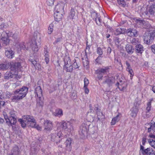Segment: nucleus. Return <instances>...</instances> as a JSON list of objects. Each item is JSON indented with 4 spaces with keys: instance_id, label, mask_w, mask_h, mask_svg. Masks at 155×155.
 <instances>
[{
    "instance_id": "obj_51",
    "label": "nucleus",
    "mask_w": 155,
    "mask_h": 155,
    "mask_svg": "<svg viewBox=\"0 0 155 155\" xmlns=\"http://www.w3.org/2000/svg\"><path fill=\"white\" fill-rule=\"evenodd\" d=\"M74 63L72 65L73 68L74 69L77 68H78L77 63L76 61V60H74L73 61Z\"/></svg>"
},
{
    "instance_id": "obj_43",
    "label": "nucleus",
    "mask_w": 155,
    "mask_h": 155,
    "mask_svg": "<svg viewBox=\"0 0 155 155\" xmlns=\"http://www.w3.org/2000/svg\"><path fill=\"white\" fill-rule=\"evenodd\" d=\"M131 43L134 45H136L139 43L137 39L133 38L130 41Z\"/></svg>"
},
{
    "instance_id": "obj_58",
    "label": "nucleus",
    "mask_w": 155,
    "mask_h": 155,
    "mask_svg": "<svg viewBox=\"0 0 155 155\" xmlns=\"http://www.w3.org/2000/svg\"><path fill=\"white\" fill-rule=\"evenodd\" d=\"M35 127L34 128L38 130H41V127L39 126V125L36 124V125H35Z\"/></svg>"
},
{
    "instance_id": "obj_5",
    "label": "nucleus",
    "mask_w": 155,
    "mask_h": 155,
    "mask_svg": "<svg viewBox=\"0 0 155 155\" xmlns=\"http://www.w3.org/2000/svg\"><path fill=\"white\" fill-rule=\"evenodd\" d=\"M40 44L39 39H35L32 43L31 45V48L33 54H36L38 52Z\"/></svg>"
},
{
    "instance_id": "obj_35",
    "label": "nucleus",
    "mask_w": 155,
    "mask_h": 155,
    "mask_svg": "<svg viewBox=\"0 0 155 155\" xmlns=\"http://www.w3.org/2000/svg\"><path fill=\"white\" fill-rule=\"evenodd\" d=\"M9 65L7 64H0V69L1 70H6L9 68Z\"/></svg>"
},
{
    "instance_id": "obj_40",
    "label": "nucleus",
    "mask_w": 155,
    "mask_h": 155,
    "mask_svg": "<svg viewBox=\"0 0 155 155\" xmlns=\"http://www.w3.org/2000/svg\"><path fill=\"white\" fill-rule=\"evenodd\" d=\"M142 23L143 25L142 26L145 28H148L150 26L148 22L147 21L143 20Z\"/></svg>"
},
{
    "instance_id": "obj_12",
    "label": "nucleus",
    "mask_w": 155,
    "mask_h": 155,
    "mask_svg": "<svg viewBox=\"0 0 155 155\" xmlns=\"http://www.w3.org/2000/svg\"><path fill=\"white\" fill-rule=\"evenodd\" d=\"M143 154L145 155H155V151L151 148H147L143 150Z\"/></svg>"
},
{
    "instance_id": "obj_42",
    "label": "nucleus",
    "mask_w": 155,
    "mask_h": 155,
    "mask_svg": "<svg viewBox=\"0 0 155 155\" xmlns=\"http://www.w3.org/2000/svg\"><path fill=\"white\" fill-rule=\"evenodd\" d=\"M148 142L152 147L155 149V140L150 139L148 140Z\"/></svg>"
},
{
    "instance_id": "obj_9",
    "label": "nucleus",
    "mask_w": 155,
    "mask_h": 155,
    "mask_svg": "<svg viewBox=\"0 0 155 155\" xmlns=\"http://www.w3.org/2000/svg\"><path fill=\"white\" fill-rule=\"evenodd\" d=\"M11 71L13 72L14 73L18 72V71L20 70L21 68V65L20 63H12L11 64Z\"/></svg>"
},
{
    "instance_id": "obj_52",
    "label": "nucleus",
    "mask_w": 155,
    "mask_h": 155,
    "mask_svg": "<svg viewBox=\"0 0 155 155\" xmlns=\"http://www.w3.org/2000/svg\"><path fill=\"white\" fill-rule=\"evenodd\" d=\"M84 87H87L89 84V81L88 79L86 78L84 79Z\"/></svg>"
},
{
    "instance_id": "obj_61",
    "label": "nucleus",
    "mask_w": 155,
    "mask_h": 155,
    "mask_svg": "<svg viewBox=\"0 0 155 155\" xmlns=\"http://www.w3.org/2000/svg\"><path fill=\"white\" fill-rule=\"evenodd\" d=\"M5 25L4 23H2L0 25V29H2L4 28H5Z\"/></svg>"
},
{
    "instance_id": "obj_21",
    "label": "nucleus",
    "mask_w": 155,
    "mask_h": 155,
    "mask_svg": "<svg viewBox=\"0 0 155 155\" xmlns=\"http://www.w3.org/2000/svg\"><path fill=\"white\" fill-rule=\"evenodd\" d=\"M120 114H118L117 115L116 117H115L112 119L110 123L111 125H114L115 124L118 122L120 120Z\"/></svg>"
},
{
    "instance_id": "obj_29",
    "label": "nucleus",
    "mask_w": 155,
    "mask_h": 155,
    "mask_svg": "<svg viewBox=\"0 0 155 155\" xmlns=\"http://www.w3.org/2000/svg\"><path fill=\"white\" fill-rule=\"evenodd\" d=\"M96 16L94 20L97 25H101L102 21L100 18V15H98L97 14H96Z\"/></svg>"
},
{
    "instance_id": "obj_47",
    "label": "nucleus",
    "mask_w": 155,
    "mask_h": 155,
    "mask_svg": "<svg viewBox=\"0 0 155 155\" xmlns=\"http://www.w3.org/2000/svg\"><path fill=\"white\" fill-rule=\"evenodd\" d=\"M97 52L99 56L102 55L103 54V51L101 48L100 47H98L97 48Z\"/></svg>"
},
{
    "instance_id": "obj_64",
    "label": "nucleus",
    "mask_w": 155,
    "mask_h": 155,
    "mask_svg": "<svg viewBox=\"0 0 155 155\" xmlns=\"http://www.w3.org/2000/svg\"><path fill=\"white\" fill-rule=\"evenodd\" d=\"M45 61L46 64H48L49 62V58L48 56L45 57Z\"/></svg>"
},
{
    "instance_id": "obj_55",
    "label": "nucleus",
    "mask_w": 155,
    "mask_h": 155,
    "mask_svg": "<svg viewBox=\"0 0 155 155\" xmlns=\"http://www.w3.org/2000/svg\"><path fill=\"white\" fill-rule=\"evenodd\" d=\"M143 20H137L136 22L137 24L142 26L143 25L142 22H143Z\"/></svg>"
},
{
    "instance_id": "obj_24",
    "label": "nucleus",
    "mask_w": 155,
    "mask_h": 155,
    "mask_svg": "<svg viewBox=\"0 0 155 155\" xmlns=\"http://www.w3.org/2000/svg\"><path fill=\"white\" fill-rule=\"evenodd\" d=\"M53 114L55 116L60 117L63 115V111L61 109L56 110L53 113Z\"/></svg>"
},
{
    "instance_id": "obj_17",
    "label": "nucleus",
    "mask_w": 155,
    "mask_h": 155,
    "mask_svg": "<svg viewBox=\"0 0 155 155\" xmlns=\"http://www.w3.org/2000/svg\"><path fill=\"white\" fill-rule=\"evenodd\" d=\"M35 93L37 95V96L39 98H40L42 96V91L40 86H38L35 89Z\"/></svg>"
},
{
    "instance_id": "obj_10",
    "label": "nucleus",
    "mask_w": 155,
    "mask_h": 155,
    "mask_svg": "<svg viewBox=\"0 0 155 155\" xmlns=\"http://www.w3.org/2000/svg\"><path fill=\"white\" fill-rule=\"evenodd\" d=\"M109 68L106 67L104 68H99L96 71L97 74H98V78L100 79L103 77V74H104L108 72Z\"/></svg>"
},
{
    "instance_id": "obj_56",
    "label": "nucleus",
    "mask_w": 155,
    "mask_h": 155,
    "mask_svg": "<svg viewBox=\"0 0 155 155\" xmlns=\"http://www.w3.org/2000/svg\"><path fill=\"white\" fill-rule=\"evenodd\" d=\"M62 40V38H57L56 40L53 43V44L54 45H55L58 42H61Z\"/></svg>"
},
{
    "instance_id": "obj_44",
    "label": "nucleus",
    "mask_w": 155,
    "mask_h": 155,
    "mask_svg": "<svg viewBox=\"0 0 155 155\" xmlns=\"http://www.w3.org/2000/svg\"><path fill=\"white\" fill-rule=\"evenodd\" d=\"M151 101L148 102L147 104V107H146V111H150V110L151 107Z\"/></svg>"
},
{
    "instance_id": "obj_41",
    "label": "nucleus",
    "mask_w": 155,
    "mask_h": 155,
    "mask_svg": "<svg viewBox=\"0 0 155 155\" xmlns=\"http://www.w3.org/2000/svg\"><path fill=\"white\" fill-rule=\"evenodd\" d=\"M118 3L123 7L126 5V3L124 0H117Z\"/></svg>"
},
{
    "instance_id": "obj_19",
    "label": "nucleus",
    "mask_w": 155,
    "mask_h": 155,
    "mask_svg": "<svg viewBox=\"0 0 155 155\" xmlns=\"http://www.w3.org/2000/svg\"><path fill=\"white\" fill-rule=\"evenodd\" d=\"M12 35V33L11 32L8 31H3L1 34V39H2V38H8L9 37L11 36Z\"/></svg>"
},
{
    "instance_id": "obj_20",
    "label": "nucleus",
    "mask_w": 155,
    "mask_h": 155,
    "mask_svg": "<svg viewBox=\"0 0 155 155\" xmlns=\"http://www.w3.org/2000/svg\"><path fill=\"white\" fill-rule=\"evenodd\" d=\"M131 113L130 115L132 117H134L136 116L138 111V108L136 106L133 107L131 109Z\"/></svg>"
},
{
    "instance_id": "obj_60",
    "label": "nucleus",
    "mask_w": 155,
    "mask_h": 155,
    "mask_svg": "<svg viewBox=\"0 0 155 155\" xmlns=\"http://www.w3.org/2000/svg\"><path fill=\"white\" fill-rule=\"evenodd\" d=\"M12 94L8 91H7L6 93V95L7 97L9 98L11 97Z\"/></svg>"
},
{
    "instance_id": "obj_11",
    "label": "nucleus",
    "mask_w": 155,
    "mask_h": 155,
    "mask_svg": "<svg viewBox=\"0 0 155 155\" xmlns=\"http://www.w3.org/2000/svg\"><path fill=\"white\" fill-rule=\"evenodd\" d=\"M65 4L61 2L56 5L54 9V11L56 12H60L63 13L64 12V8Z\"/></svg>"
},
{
    "instance_id": "obj_30",
    "label": "nucleus",
    "mask_w": 155,
    "mask_h": 155,
    "mask_svg": "<svg viewBox=\"0 0 155 155\" xmlns=\"http://www.w3.org/2000/svg\"><path fill=\"white\" fill-rule=\"evenodd\" d=\"M64 65H67L68 64L69 65L71 64V60L69 57L65 56L64 58Z\"/></svg>"
},
{
    "instance_id": "obj_33",
    "label": "nucleus",
    "mask_w": 155,
    "mask_h": 155,
    "mask_svg": "<svg viewBox=\"0 0 155 155\" xmlns=\"http://www.w3.org/2000/svg\"><path fill=\"white\" fill-rule=\"evenodd\" d=\"M24 43L23 42L19 44H17V46L18 48H20V50H24L26 49L25 45H24Z\"/></svg>"
},
{
    "instance_id": "obj_31",
    "label": "nucleus",
    "mask_w": 155,
    "mask_h": 155,
    "mask_svg": "<svg viewBox=\"0 0 155 155\" xmlns=\"http://www.w3.org/2000/svg\"><path fill=\"white\" fill-rule=\"evenodd\" d=\"M116 85L117 86L118 88L121 91L124 90L126 88V85L125 84H122L119 82H117Z\"/></svg>"
},
{
    "instance_id": "obj_54",
    "label": "nucleus",
    "mask_w": 155,
    "mask_h": 155,
    "mask_svg": "<svg viewBox=\"0 0 155 155\" xmlns=\"http://www.w3.org/2000/svg\"><path fill=\"white\" fill-rule=\"evenodd\" d=\"M81 131L83 134H84L86 133V129L85 127H83L81 129Z\"/></svg>"
},
{
    "instance_id": "obj_48",
    "label": "nucleus",
    "mask_w": 155,
    "mask_h": 155,
    "mask_svg": "<svg viewBox=\"0 0 155 155\" xmlns=\"http://www.w3.org/2000/svg\"><path fill=\"white\" fill-rule=\"evenodd\" d=\"M127 71L129 72V74H130V77L131 79H132V77L133 76L134 74L133 73V70L131 68H128V69H127Z\"/></svg>"
},
{
    "instance_id": "obj_28",
    "label": "nucleus",
    "mask_w": 155,
    "mask_h": 155,
    "mask_svg": "<svg viewBox=\"0 0 155 155\" xmlns=\"http://www.w3.org/2000/svg\"><path fill=\"white\" fill-rule=\"evenodd\" d=\"M64 69L67 72H71L73 70V68L71 64L64 65Z\"/></svg>"
},
{
    "instance_id": "obj_34",
    "label": "nucleus",
    "mask_w": 155,
    "mask_h": 155,
    "mask_svg": "<svg viewBox=\"0 0 155 155\" xmlns=\"http://www.w3.org/2000/svg\"><path fill=\"white\" fill-rule=\"evenodd\" d=\"M27 125L28 127H30L32 128H34L35 127V125H36L35 120L34 121H32L29 122Z\"/></svg>"
},
{
    "instance_id": "obj_2",
    "label": "nucleus",
    "mask_w": 155,
    "mask_h": 155,
    "mask_svg": "<svg viewBox=\"0 0 155 155\" xmlns=\"http://www.w3.org/2000/svg\"><path fill=\"white\" fill-rule=\"evenodd\" d=\"M35 120L33 117L26 115L23 116L22 119H19L18 121L20 122L22 127L25 128L27 124L32 121H34Z\"/></svg>"
},
{
    "instance_id": "obj_49",
    "label": "nucleus",
    "mask_w": 155,
    "mask_h": 155,
    "mask_svg": "<svg viewBox=\"0 0 155 155\" xmlns=\"http://www.w3.org/2000/svg\"><path fill=\"white\" fill-rule=\"evenodd\" d=\"M151 130H153L154 132H155V123L148 128V132L150 131Z\"/></svg>"
},
{
    "instance_id": "obj_14",
    "label": "nucleus",
    "mask_w": 155,
    "mask_h": 155,
    "mask_svg": "<svg viewBox=\"0 0 155 155\" xmlns=\"http://www.w3.org/2000/svg\"><path fill=\"white\" fill-rule=\"evenodd\" d=\"M5 55L9 58H12L14 55V53L13 51L11 49H8L6 48H5Z\"/></svg>"
},
{
    "instance_id": "obj_27",
    "label": "nucleus",
    "mask_w": 155,
    "mask_h": 155,
    "mask_svg": "<svg viewBox=\"0 0 155 155\" xmlns=\"http://www.w3.org/2000/svg\"><path fill=\"white\" fill-rule=\"evenodd\" d=\"M96 113L97 118L99 120H100V119H102L104 118V116L103 115V113L101 112L98 110L97 108Z\"/></svg>"
},
{
    "instance_id": "obj_39",
    "label": "nucleus",
    "mask_w": 155,
    "mask_h": 155,
    "mask_svg": "<svg viewBox=\"0 0 155 155\" xmlns=\"http://www.w3.org/2000/svg\"><path fill=\"white\" fill-rule=\"evenodd\" d=\"M8 113L9 114V117H16L14 111L9 110Z\"/></svg>"
},
{
    "instance_id": "obj_62",
    "label": "nucleus",
    "mask_w": 155,
    "mask_h": 155,
    "mask_svg": "<svg viewBox=\"0 0 155 155\" xmlns=\"http://www.w3.org/2000/svg\"><path fill=\"white\" fill-rule=\"evenodd\" d=\"M126 64L127 67V69H128V68H131V67L130 66V64L127 61H126Z\"/></svg>"
},
{
    "instance_id": "obj_36",
    "label": "nucleus",
    "mask_w": 155,
    "mask_h": 155,
    "mask_svg": "<svg viewBox=\"0 0 155 155\" xmlns=\"http://www.w3.org/2000/svg\"><path fill=\"white\" fill-rule=\"evenodd\" d=\"M86 44L87 46L85 51V53L86 55L87 54H89L91 53V51H90V46H91V45H88V42H87Z\"/></svg>"
},
{
    "instance_id": "obj_38",
    "label": "nucleus",
    "mask_w": 155,
    "mask_h": 155,
    "mask_svg": "<svg viewBox=\"0 0 155 155\" xmlns=\"http://www.w3.org/2000/svg\"><path fill=\"white\" fill-rule=\"evenodd\" d=\"M2 40L3 41L4 45L6 46L9 44L10 40L8 38H2Z\"/></svg>"
},
{
    "instance_id": "obj_32",
    "label": "nucleus",
    "mask_w": 155,
    "mask_h": 155,
    "mask_svg": "<svg viewBox=\"0 0 155 155\" xmlns=\"http://www.w3.org/2000/svg\"><path fill=\"white\" fill-rule=\"evenodd\" d=\"M75 13L76 12L74 9L73 8H72L69 13V15L68 17L70 19H73L74 18Z\"/></svg>"
},
{
    "instance_id": "obj_13",
    "label": "nucleus",
    "mask_w": 155,
    "mask_h": 155,
    "mask_svg": "<svg viewBox=\"0 0 155 155\" xmlns=\"http://www.w3.org/2000/svg\"><path fill=\"white\" fill-rule=\"evenodd\" d=\"M128 36L130 37H136L137 35V31L135 29L129 28L127 31Z\"/></svg>"
},
{
    "instance_id": "obj_45",
    "label": "nucleus",
    "mask_w": 155,
    "mask_h": 155,
    "mask_svg": "<svg viewBox=\"0 0 155 155\" xmlns=\"http://www.w3.org/2000/svg\"><path fill=\"white\" fill-rule=\"evenodd\" d=\"M122 33V29L120 28H117L114 33L116 35H118Z\"/></svg>"
},
{
    "instance_id": "obj_23",
    "label": "nucleus",
    "mask_w": 155,
    "mask_h": 155,
    "mask_svg": "<svg viewBox=\"0 0 155 155\" xmlns=\"http://www.w3.org/2000/svg\"><path fill=\"white\" fill-rule=\"evenodd\" d=\"M19 153V148L18 146H15L11 150V155H18Z\"/></svg>"
},
{
    "instance_id": "obj_50",
    "label": "nucleus",
    "mask_w": 155,
    "mask_h": 155,
    "mask_svg": "<svg viewBox=\"0 0 155 155\" xmlns=\"http://www.w3.org/2000/svg\"><path fill=\"white\" fill-rule=\"evenodd\" d=\"M55 0H47V4L49 6H52L54 4Z\"/></svg>"
},
{
    "instance_id": "obj_59",
    "label": "nucleus",
    "mask_w": 155,
    "mask_h": 155,
    "mask_svg": "<svg viewBox=\"0 0 155 155\" xmlns=\"http://www.w3.org/2000/svg\"><path fill=\"white\" fill-rule=\"evenodd\" d=\"M34 67L38 70H39L41 68V65L39 63H37Z\"/></svg>"
},
{
    "instance_id": "obj_46",
    "label": "nucleus",
    "mask_w": 155,
    "mask_h": 155,
    "mask_svg": "<svg viewBox=\"0 0 155 155\" xmlns=\"http://www.w3.org/2000/svg\"><path fill=\"white\" fill-rule=\"evenodd\" d=\"M61 126L64 129H66L68 127L67 123L65 122H61Z\"/></svg>"
},
{
    "instance_id": "obj_3",
    "label": "nucleus",
    "mask_w": 155,
    "mask_h": 155,
    "mask_svg": "<svg viewBox=\"0 0 155 155\" xmlns=\"http://www.w3.org/2000/svg\"><path fill=\"white\" fill-rule=\"evenodd\" d=\"M155 36L154 32L146 33L143 38L144 42L147 44H151Z\"/></svg>"
},
{
    "instance_id": "obj_37",
    "label": "nucleus",
    "mask_w": 155,
    "mask_h": 155,
    "mask_svg": "<svg viewBox=\"0 0 155 155\" xmlns=\"http://www.w3.org/2000/svg\"><path fill=\"white\" fill-rule=\"evenodd\" d=\"M54 27V25L53 24L51 23L50 24L48 28V34H51L53 31Z\"/></svg>"
},
{
    "instance_id": "obj_22",
    "label": "nucleus",
    "mask_w": 155,
    "mask_h": 155,
    "mask_svg": "<svg viewBox=\"0 0 155 155\" xmlns=\"http://www.w3.org/2000/svg\"><path fill=\"white\" fill-rule=\"evenodd\" d=\"M125 48L127 52L129 54H132L134 51L132 46L129 44H127L126 45Z\"/></svg>"
},
{
    "instance_id": "obj_25",
    "label": "nucleus",
    "mask_w": 155,
    "mask_h": 155,
    "mask_svg": "<svg viewBox=\"0 0 155 155\" xmlns=\"http://www.w3.org/2000/svg\"><path fill=\"white\" fill-rule=\"evenodd\" d=\"M148 12L151 15L155 14V4H152V5L150 6Z\"/></svg>"
},
{
    "instance_id": "obj_8",
    "label": "nucleus",
    "mask_w": 155,
    "mask_h": 155,
    "mask_svg": "<svg viewBox=\"0 0 155 155\" xmlns=\"http://www.w3.org/2000/svg\"><path fill=\"white\" fill-rule=\"evenodd\" d=\"M44 130L45 131H51L52 129L53 126L52 122L48 120H45L43 123Z\"/></svg>"
},
{
    "instance_id": "obj_26",
    "label": "nucleus",
    "mask_w": 155,
    "mask_h": 155,
    "mask_svg": "<svg viewBox=\"0 0 155 155\" xmlns=\"http://www.w3.org/2000/svg\"><path fill=\"white\" fill-rule=\"evenodd\" d=\"M114 80V78L113 77H107L106 80L103 83H106L109 85L113 82Z\"/></svg>"
},
{
    "instance_id": "obj_57",
    "label": "nucleus",
    "mask_w": 155,
    "mask_h": 155,
    "mask_svg": "<svg viewBox=\"0 0 155 155\" xmlns=\"http://www.w3.org/2000/svg\"><path fill=\"white\" fill-rule=\"evenodd\" d=\"M150 48L152 52L155 54V44L151 45L150 46Z\"/></svg>"
},
{
    "instance_id": "obj_4",
    "label": "nucleus",
    "mask_w": 155,
    "mask_h": 155,
    "mask_svg": "<svg viewBox=\"0 0 155 155\" xmlns=\"http://www.w3.org/2000/svg\"><path fill=\"white\" fill-rule=\"evenodd\" d=\"M63 137V134L61 131H59L58 133H55L52 134L51 135V140L55 142L57 144H58L61 140V138Z\"/></svg>"
},
{
    "instance_id": "obj_15",
    "label": "nucleus",
    "mask_w": 155,
    "mask_h": 155,
    "mask_svg": "<svg viewBox=\"0 0 155 155\" xmlns=\"http://www.w3.org/2000/svg\"><path fill=\"white\" fill-rule=\"evenodd\" d=\"M62 13L60 12L55 11L54 17L56 21H59L61 20L62 16Z\"/></svg>"
},
{
    "instance_id": "obj_6",
    "label": "nucleus",
    "mask_w": 155,
    "mask_h": 155,
    "mask_svg": "<svg viewBox=\"0 0 155 155\" xmlns=\"http://www.w3.org/2000/svg\"><path fill=\"white\" fill-rule=\"evenodd\" d=\"M4 77L5 78L7 79H11L12 78H14L18 79L20 78V75H18L17 72L14 73L13 72L11 71V69L10 72H7L5 73Z\"/></svg>"
},
{
    "instance_id": "obj_63",
    "label": "nucleus",
    "mask_w": 155,
    "mask_h": 155,
    "mask_svg": "<svg viewBox=\"0 0 155 155\" xmlns=\"http://www.w3.org/2000/svg\"><path fill=\"white\" fill-rule=\"evenodd\" d=\"M44 54L45 57L48 56V52L46 49L44 50Z\"/></svg>"
},
{
    "instance_id": "obj_1",
    "label": "nucleus",
    "mask_w": 155,
    "mask_h": 155,
    "mask_svg": "<svg viewBox=\"0 0 155 155\" xmlns=\"http://www.w3.org/2000/svg\"><path fill=\"white\" fill-rule=\"evenodd\" d=\"M28 90V88L25 86L23 87L20 89H17L14 92L15 95L12 97V101L15 102L23 99L26 96Z\"/></svg>"
},
{
    "instance_id": "obj_16",
    "label": "nucleus",
    "mask_w": 155,
    "mask_h": 155,
    "mask_svg": "<svg viewBox=\"0 0 155 155\" xmlns=\"http://www.w3.org/2000/svg\"><path fill=\"white\" fill-rule=\"evenodd\" d=\"M135 51L137 53L140 54H141L144 51L143 46L140 44L136 45L135 47Z\"/></svg>"
},
{
    "instance_id": "obj_53",
    "label": "nucleus",
    "mask_w": 155,
    "mask_h": 155,
    "mask_svg": "<svg viewBox=\"0 0 155 155\" xmlns=\"http://www.w3.org/2000/svg\"><path fill=\"white\" fill-rule=\"evenodd\" d=\"M21 85V84L19 81H17L15 83L12 84V86L13 87L16 88L18 86H19Z\"/></svg>"
},
{
    "instance_id": "obj_18",
    "label": "nucleus",
    "mask_w": 155,
    "mask_h": 155,
    "mask_svg": "<svg viewBox=\"0 0 155 155\" xmlns=\"http://www.w3.org/2000/svg\"><path fill=\"white\" fill-rule=\"evenodd\" d=\"M71 141L72 140L70 138H68L67 139L65 142L66 149L69 151L70 150L71 148Z\"/></svg>"
},
{
    "instance_id": "obj_7",
    "label": "nucleus",
    "mask_w": 155,
    "mask_h": 155,
    "mask_svg": "<svg viewBox=\"0 0 155 155\" xmlns=\"http://www.w3.org/2000/svg\"><path fill=\"white\" fill-rule=\"evenodd\" d=\"M3 115L6 123L9 125H14L16 123V117H9L5 112H4Z\"/></svg>"
}]
</instances>
